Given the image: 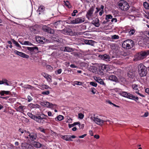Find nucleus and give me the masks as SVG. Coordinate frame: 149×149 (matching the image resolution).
I'll use <instances>...</instances> for the list:
<instances>
[{
    "label": "nucleus",
    "instance_id": "obj_61",
    "mask_svg": "<svg viewBox=\"0 0 149 149\" xmlns=\"http://www.w3.org/2000/svg\"><path fill=\"white\" fill-rule=\"evenodd\" d=\"M148 112H146L144 114L143 116L144 117H146L148 116Z\"/></svg>",
    "mask_w": 149,
    "mask_h": 149
},
{
    "label": "nucleus",
    "instance_id": "obj_48",
    "mask_svg": "<svg viewBox=\"0 0 149 149\" xmlns=\"http://www.w3.org/2000/svg\"><path fill=\"white\" fill-rule=\"evenodd\" d=\"M50 93L49 91H43L42 92V94L44 95H48Z\"/></svg>",
    "mask_w": 149,
    "mask_h": 149
},
{
    "label": "nucleus",
    "instance_id": "obj_45",
    "mask_svg": "<svg viewBox=\"0 0 149 149\" xmlns=\"http://www.w3.org/2000/svg\"><path fill=\"white\" fill-rule=\"evenodd\" d=\"M74 85H81L82 84V82L81 81H74Z\"/></svg>",
    "mask_w": 149,
    "mask_h": 149
},
{
    "label": "nucleus",
    "instance_id": "obj_26",
    "mask_svg": "<svg viewBox=\"0 0 149 149\" xmlns=\"http://www.w3.org/2000/svg\"><path fill=\"white\" fill-rule=\"evenodd\" d=\"M95 80L97 82L100 83V84L105 85V84L104 83L103 81L99 77H96L94 78Z\"/></svg>",
    "mask_w": 149,
    "mask_h": 149
},
{
    "label": "nucleus",
    "instance_id": "obj_55",
    "mask_svg": "<svg viewBox=\"0 0 149 149\" xmlns=\"http://www.w3.org/2000/svg\"><path fill=\"white\" fill-rule=\"evenodd\" d=\"M19 132H21V134H23V133H24V134H25V131H26V130H24L21 128L19 129Z\"/></svg>",
    "mask_w": 149,
    "mask_h": 149
},
{
    "label": "nucleus",
    "instance_id": "obj_52",
    "mask_svg": "<svg viewBox=\"0 0 149 149\" xmlns=\"http://www.w3.org/2000/svg\"><path fill=\"white\" fill-rule=\"evenodd\" d=\"M62 70L61 69H60L58 70H57L55 71V73L56 74H59L61 73V72Z\"/></svg>",
    "mask_w": 149,
    "mask_h": 149
},
{
    "label": "nucleus",
    "instance_id": "obj_21",
    "mask_svg": "<svg viewBox=\"0 0 149 149\" xmlns=\"http://www.w3.org/2000/svg\"><path fill=\"white\" fill-rule=\"evenodd\" d=\"M92 23L96 27H99L100 25L99 20L98 18H96L92 22Z\"/></svg>",
    "mask_w": 149,
    "mask_h": 149
},
{
    "label": "nucleus",
    "instance_id": "obj_11",
    "mask_svg": "<svg viewBox=\"0 0 149 149\" xmlns=\"http://www.w3.org/2000/svg\"><path fill=\"white\" fill-rule=\"evenodd\" d=\"M26 49L28 50L31 54H35L38 52V48L37 47H27Z\"/></svg>",
    "mask_w": 149,
    "mask_h": 149
},
{
    "label": "nucleus",
    "instance_id": "obj_33",
    "mask_svg": "<svg viewBox=\"0 0 149 149\" xmlns=\"http://www.w3.org/2000/svg\"><path fill=\"white\" fill-rule=\"evenodd\" d=\"M135 31V30L134 28H130V31H129V34L130 36H132L134 34Z\"/></svg>",
    "mask_w": 149,
    "mask_h": 149
},
{
    "label": "nucleus",
    "instance_id": "obj_58",
    "mask_svg": "<svg viewBox=\"0 0 149 149\" xmlns=\"http://www.w3.org/2000/svg\"><path fill=\"white\" fill-rule=\"evenodd\" d=\"M87 134H83L82 135H81V136H79V138H84V137H85V136H86Z\"/></svg>",
    "mask_w": 149,
    "mask_h": 149
},
{
    "label": "nucleus",
    "instance_id": "obj_22",
    "mask_svg": "<svg viewBox=\"0 0 149 149\" xmlns=\"http://www.w3.org/2000/svg\"><path fill=\"white\" fill-rule=\"evenodd\" d=\"M110 66L108 65L103 64L101 66V69L105 71H108L110 70Z\"/></svg>",
    "mask_w": 149,
    "mask_h": 149
},
{
    "label": "nucleus",
    "instance_id": "obj_41",
    "mask_svg": "<svg viewBox=\"0 0 149 149\" xmlns=\"http://www.w3.org/2000/svg\"><path fill=\"white\" fill-rule=\"evenodd\" d=\"M111 38L112 39L116 40L119 39V36L117 35H114L111 36Z\"/></svg>",
    "mask_w": 149,
    "mask_h": 149
},
{
    "label": "nucleus",
    "instance_id": "obj_29",
    "mask_svg": "<svg viewBox=\"0 0 149 149\" xmlns=\"http://www.w3.org/2000/svg\"><path fill=\"white\" fill-rule=\"evenodd\" d=\"M84 42L86 44L91 45H93L94 43V41L91 40H86Z\"/></svg>",
    "mask_w": 149,
    "mask_h": 149
},
{
    "label": "nucleus",
    "instance_id": "obj_56",
    "mask_svg": "<svg viewBox=\"0 0 149 149\" xmlns=\"http://www.w3.org/2000/svg\"><path fill=\"white\" fill-rule=\"evenodd\" d=\"M117 21V19L116 18H113L111 20V22H116Z\"/></svg>",
    "mask_w": 149,
    "mask_h": 149
},
{
    "label": "nucleus",
    "instance_id": "obj_31",
    "mask_svg": "<svg viewBox=\"0 0 149 149\" xmlns=\"http://www.w3.org/2000/svg\"><path fill=\"white\" fill-rule=\"evenodd\" d=\"M109 79L113 81H116L117 80L116 77L114 75H111L109 77Z\"/></svg>",
    "mask_w": 149,
    "mask_h": 149
},
{
    "label": "nucleus",
    "instance_id": "obj_49",
    "mask_svg": "<svg viewBox=\"0 0 149 149\" xmlns=\"http://www.w3.org/2000/svg\"><path fill=\"white\" fill-rule=\"evenodd\" d=\"M65 3V5L68 8H70V3L69 1H64Z\"/></svg>",
    "mask_w": 149,
    "mask_h": 149
},
{
    "label": "nucleus",
    "instance_id": "obj_36",
    "mask_svg": "<svg viewBox=\"0 0 149 149\" xmlns=\"http://www.w3.org/2000/svg\"><path fill=\"white\" fill-rule=\"evenodd\" d=\"M132 87L133 89L135 91L139 90L138 89V86L136 84H133L132 85Z\"/></svg>",
    "mask_w": 149,
    "mask_h": 149
},
{
    "label": "nucleus",
    "instance_id": "obj_43",
    "mask_svg": "<svg viewBox=\"0 0 149 149\" xmlns=\"http://www.w3.org/2000/svg\"><path fill=\"white\" fill-rule=\"evenodd\" d=\"M144 7L146 9H149V4L146 2H145L143 3Z\"/></svg>",
    "mask_w": 149,
    "mask_h": 149
},
{
    "label": "nucleus",
    "instance_id": "obj_13",
    "mask_svg": "<svg viewBox=\"0 0 149 149\" xmlns=\"http://www.w3.org/2000/svg\"><path fill=\"white\" fill-rule=\"evenodd\" d=\"M40 104L47 107L52 108L56 106V105L52 104L47 101H43L40 102Z\"/></svg>",
    "mask_w": 149,
    "mask_h": 149
},
{
    "label": "nucleus",
    "instance_id": "obj_2",
    "mask_svg": "<svg viewBox=\"0 0 149 149\" xmlns=\"http://www.w3.org/2000/svg\"><path fill=\"white\" fill-rule=\"evenodd\" d=\"M24 138L27 139L29 141H32L36 140L37 137L36 133L29 131H25Z\"/></svg>",
    "mask_w": 149,
    "mask_h": 149
},
{
    "label": "nucleus",
    "instance_id": "obj_27",
    "mask_svg": "<svg viewBox=\"0 0 149 149\" xmlns=\"http://www.w3.org/2000/svg\"><path fill=\"white\" fill-rule=\"evenodd\" d=\"M32 144L33 146L37 148H40L41 146V145L40 143L36 141L33 142Z\"/></svg>",
    "mask_w": 149,
    "mask_h": 149
},
{
    "label": "nucleus",
    "instance_id": "obj_38",
    "mask_svg": "<svg viewBox=\"0 0 149 149\" xmlns=\"http://www.w3.org/2000/svg\"><path fill=\"white\" fill-rule=\"evenodd\" d=\"M127 75L128 77L130 78H132L134 76L133 73L131 72H128L127 74Z\"/></svg>",
    "mask_w": 149,
    "mask_h": 149
},
{
    "label": "nucleus",
    "instance_id": "obj_30",
    "mask_svg": "<svg viewBox=\"0 0 149 149\" xmlns=\"http://www.w3.org/2000/svg\"><path fill=\"white\" fill-rule=\"evenodd\" d=\"M45 10V7L43 5H40L38 8V9L37 10L38 12H39V14L40 15L41 14V13H42Z\"/></svg>",
    "mask_w": 149,
    "mask_h": 149
},
{
    "label": "nucleus",
    "instance_id": "obj_63",
    "mask_svg": "<svg viewBox=\"0 0 149 149\" xmlns=\"http://www.w3.org/2000/svg\"><path fill=\"white\" fill-rule=\"evenodd\" d=\"M89 133L91 136H93V132L92 130H90L89 131Z\"/></svg>",
    "mask_w": 149,
    "mask_h": 149
},
{
    "label": "nucleus",
    "instance_id": "obj_60",
    "mask_svg": "<svg viewBox=\"0 0 149 149\" xmlns=\"http://www.w3.org/2000/svg\"><path fill=\"white\" fill-rule=\"evenodd\" d=\"M4 81H3V82L4 83L3 84H5L7 86H8L9 85L8 83L7 82V81L6 80H4Z\"/></svg>",
    "mask_w": 149,
    "mask_h": 149
},
{
    "label": "nucleus",
    "instance_id": "obj_9",
    "mask_svg": "<svg viewBox=\"0 0 149 149\" xmlns=\"http://www.w3.org/2000/svg\"><path fill=\"white\" fill-rule=\"evenodd\" d=\"M94 10L93 8L91 7L87 12L86 17L89 20H92L93 19Z\"/></svg>",
    "mask_w": 149,
    "mask_h": 149
},
{
    "label": "nucleus",
    "instance_id": "obj_50",
    "mask_svg": "<svg viewBox=\"0 0 149 149\" xmlns=\"http://www.w3.org/2000/svg\"><path fill=\"white\" fill-rule=\"evenodd\" d=\"M139 91H135V93L138 94V95H139L140 96L143 97H145V95H143V94L140 93H139Z\"/></svg>",
    "mask_w": 149,
    "mask_h": 149
},
{
    "label": "nucleus",
    "instance_id": "obj_64",
    "mask_svg": "<svg viewBox=\"0 0 149 149\" xmlns=\"http://www.w3.org/2000/svg\"><path fill=\"white\" fill-rule=\"evenodd\" d=\"M145 92L149 94V88H147L145 89Z\"/></svg>",
    "mask_w": 149,
    "mask_h": 149
},
{
    "label": "nucleus",
    "instance_id": "obj_3",
    "mask_svg": "<svg viewBox=\"0 0 149 149\" xmlns=\"http://www.w3.org/2000/svg\"><path fill=\"white\" fill-rule=\"evenodd\" d=\"M138 72L139 75L141 77L145 76L147 73V68L142 64H140L138 66Z\"/></svg>",
    "mask_w": 149,
    "mask_h": 149
},
{
    "label": "nucleus",
    "instance_id": "obj_47",
    "mask_svg": "<svg viewBox=\"0 0 149 149\" xmlns=\"http://www.w3.org/2000/svg\"><path fill=\"white\" fill-rule=\"evenodd\" d=\"M84 117V115L81 113L78 114V118L80 119H82Z\"/></svg>",
    "mask_w": 149,
    "mask_h": 149
},
{
    "label": "nucleus",
    "instance_id": "obj_1",
    "mask_svg": "<svg viewBox=\"0 0 149 149\" xmlns=\"http://www.w3.org/2000/svg\"><path fill=\"white\" fill-rule=\"evenodd\" d=\"M27 115L31 118L33 119L39 123L44 124L46 122L45 120H47V116L45 114L41 115L36 116L31 113H28Z\"/></svg>",
    "mask_w": 149,
    "mask_h": 149
},
{
    "label": "nucleus",
    "instance_id": "obj_44",
    "mask_svg": "<svg viewBox=\"0 0 149 149\" xmlns=\"http://www.w3.org/2000/svg\"><path fill=\"white\" fill-rule=\"evenodd\" d=\"M13 43L14 44H15L16 45V46L17 47H20V48L21 47L20 45L18 43V42H17L15 41V40H13Z\"/></svg>",
    "mask_w": 149,
    "mask_h": 149
},
{
    "label": "nucleus",
    "instance_id": "obj_24",
    "mask_svg": "<svg viewBox=\"0 0 149 149\" xmlns=\"http://www.w3.org/2000/svg\"><path fill=\"white\" fill-rule=\"evenodd\" d=\"M30 29L31 32L34 34H37L38 33V29L35 26L31 27Z\"/></svg>",
    "mask_w": 149,
    "mask_h": 149
},
{
    "label": "nucleus",
    "instance_id": "obj_53",
    "mask_svg": "<svg viewBox=\"0 0 149 149\" xmlns=\"http://www.w3.org/2000/svg\"><path fill=\"white\" fill-rule=\"evenodd\" d=\"M91 91L92 93L93 94H94L95 93L96 90L95 88H91Z\"/></svg>",
    "mask_w": 149,
    "mask_h": 149
},
{
    "label": "nucleus",
    "instance_id": "obj_35",
    "mask_svg": "<svg viewBox=\"0 0 149 149\" xmlns=\"http://www.w3.org/2000/svg\"><path fill=\"white\" fill-rule=\"evenodd\" d=\"M9 91H0V94L1 96L4 95L5 94L8 95L9 94Z\"/></svg>",
    "mask_w": 149,
    "mask_h": 149
},
{
    "label": "nucleus",
    "instance_id": "obj_23",
    "mask_svg": "<svg viewBox=\"0 0 149 149\" xmlns=\"http://www.w3.org/2000/svg\"><path fill=\"white\" fill-rule=\"evenodd\" d=\"M61 21L59 20L55 22L54 24H51V26H54L55 28H57L61 25Z\"/></svg>",
    "mask_w": 149,
    "mask_h": 149
},
{
    "label": "nucleus",
    "instance_id": "obj_8",
    "mask_svg": "<svg viewBox=\"0 0 149 149\" xmlns=\"http://www.w3.org/2000/svg\"><path fill=\"white\" fill-rule=\"evenodd\" d=\"M85 18L83 17H79L74 20H71L70 24H79L84 22Z\"/></svg>",
    "mask_w": 149,
    "mask_h": 149
},
{
    "label": "nucleus",
    "instance_id": "obj_54",
    "mask_svg": "<svg viewBox=\"0 0 149 149\" xmlns=\"http://www.w3.org/2000/svg\"><path fill=\"white\" fill-rule=\"evenodd\" d=\"M28 101V102H30L33 100V98L30 95H28L27 97Z\"/></svg>",
    "mask_w": 149,
    "mask_h": 149
},
{
    "label": "nucleus",
    "instance_id": "obj_6",
    "mask_svg": "<svg viewBox=\"0 0 149 149\" xmlns=\"http://www.w3.org/2000/svg\"><path fill=\"white\" fill-rule=\"evenodd\" d=\"M134 45V41L131 40H127L124 41L122 43L123 48L126 49H129L132 48Z\"/></svg>",
    "mask_w": 149,
    "mask_h": 149
},
{
    "label": "nucleus",
    "instance_id": "obj_57",
    "mask_svg": "<svg viewBox=\"0 0 149 149\" xmlns=\"http://www.w3.org/2000/svg\"><path fill=\"white\" fill-rule=\"evenodd\" d=\"M70 67L72 68H77V66L74 64H72L70 65Z\"/></svg>",
    "mask_w": 149,
    "mask_h": 149
},
{
    "label": "nucleus",
    "instance_id": "obj_25",
    "mask_svg": "<svg viewBox=\"0 0 149 149\" xmlns=\"http://www.w3.org/2000/svg\"><path fill=\"white\" fill-rule=\"evenodd\" d=\"M61 50L64 52H71L74 51L72 48H70L68 47H63L62 48V49Z\"/></svg>",
    "mask_w": 149,
    "mask_h": 149
},
{
    "label": "nucleus",
    "instance_id": "obj_10",
    "mask_svg": "<svg viewBox=\"0 0 149 149\" xmlns=\"http://www.w3.org/2000/svg\"><path fill=\"white\" fill-rule=\"evenodd\" d=\"M42 29L44 31L50 34H53L54 33V30L48 26H43Z\"/></svg>",
    "mask_w": 149,
    "mask_h": 149
},
{
    "label": "nucleus",
    "instance_id": "obj_32",
    "mask_svg": "<svg viewBox=\"0 0 149 149\" xmlns=\"http://www.w3.org/2000/svg\"><path fill=\"white\" fill-rule=\"evenodd\" d=\"M22 45H33L28 41H24L22 43H20Z\"/></svg>",
    "mask_w": 149,
    "mask_h": 149
},
{
    "label": "nucleus",
    "instance_id": "obj_42",
    "mask_svg": "<svg viewBox=\"0 0 149 149\" xmlns=\"http://www.w3.org/2000/svg\"><path fill=\"white\" fill-rule=\"evenodd\" d=\"M41 87L43 89H48L49 88V89L51 88L49 87V86L47 85H45V84L42 85Z\"/></svg>",
    "mask_w": 149,
    "mask_h": 149
},
{
    "label": "nucleus",
    "instance_id": "obj_20",
    "mask_svg": "<svg viewBox=\"0 0 149 149\" xmlns=\"http://www.w3.org/2000/svg\"><path fill=\"white\" fill-rule=\"evenodd\" d=\"M100 57L102 59L106 61H110V57L109 55L106 54L101 55Z\"/></svg>",
    "mask_w": 149,
    "mask_h": 149
},
{
    "label": "nucleus",
    "instance_id": "obj_28",
    "mask_svg": "<svg viewBox=\"0 0 149 149\" xmlns=\"http://www.w3.org/2000/svg\"><path fill=\"white\" fill-rule=\"evenodd\" d=\"M143 58L149 54V50L145 51H142L140 53Z\"/></svg>",
    "mask_w": 149,
    "mask_h": 149
},
{
    "label": "nucleus",
    "instance_id": "obj_4",
    "mask_svg": "<svg viewBox=\"0 0 149 149\" xmlns=\"http://www.w3.org/2000/svg\"><path fill=\"white\" fill-rule=\"evenodd\" d=\"M90 119L92 121L95 122L97 125L100 126L102 125L105 122V120L100 118L99 116H95V114L92 115L90 117Z\"/></svg>",
    "mask_w": 149,
    "mask_h": 149
},
{
    "label": "nucleus",
    "instance_id": "obj_5",
    "mask_svg": "<svg viewBox=\"0 0 149 149\" xmlns=\"http://www.w3.org/2000/svg\"><path fill=\"white\" fill-rule=\"evenodd\" d=\"M118 4L120 9L122 10H127L130 7L128 3L124 0L120 1L118 2Z\"/></svg>",
    "mask_w": 149,
    "mask_h": 149
},
{
    "label": "nucleus",
    "instance_id": "obj_59",
    "mask_svg": "<svg viewBox=\"0 0 149 149\" xmlns=\"http://www.w3.org/2000/svg\"><path fill=\"white\" fill-rule=\"evenodd\" d=\"M0 98L3 99H4L6 100H7L8 99V97H0Z\"/></svg>",
    "mask_w": 149,
    "mask_h": 149
},
{
    "label": "nucleus",
    "instance_id": "obj_39",
    "mask_svg": "<svg viewBox=\"0 0 149 149\" xmlns=\"http://www.w3.org/2000/svg\"><path fill=\"white\" fill-rule=\"evenodd\" d=\"M112 16L111 15H106L105 19L107 20V22H109V19H112Z\"/></svg>",
    "mask_w": 149,
    "mask_h": 149
},
{
    "label": "nucleus",
    "instance_id": "obj_7",
    "mask_svg": "<svg viewBox=\"0 0 149 149\" xmlns=\"http://www.w3.org/2000/svg\"><path fill=\"white\" fill-rule=\"evenodd\" d=\"M119 94L120 95L123 97L134 100L135 101H136L139 100V98L138 97H136L132 95L127 93L125 91H121L119 93Z\"/></svg>",
    "mask_w": 149,
    "mask_h": 149
},
{
    "label": "nucleus",
    "instance_id": "obj_15",
    "mask_svg": "<svg viewBox=\"0 0 149 149\" xmlns=\"http://www.w3.org/2000/svg\"><path fill=\"white\" fill-rule=\"evenodd\" d=\"M14 52L16 54L24 58H28L29 57L28 55L25 54L24 53L19 52L17 50H15Z\"/></svg>",
    "mask_w": 149,
    "mask_h": 149
},
{
    "label": "nucleus",
    "instance_id": "obj_19",
    "mask_svg": "<svg viewBox=\"0 0 149 149\" xmlns=\"http://www.w3.org/2000/svg\"><path fill=\"white\" fill-rule=\"evenodd\" d=\"M29 108L31 109L39 108L40 106L37 104H33L32 103L29 104L28 106Z\"/></svg>",
    "mask_w": 149,
    "mask_h": 149
},
{
    "label": "nucleus",
    "instance_id": "obj_51",
    "mask_svg": "<svg viewBox=\"0 0 149 149\" xmlns=\"http://www.w3.org/2000/svg\"><path fill=\"white\" fill-rule=\"evenodd\" d=\"M78 13V11L77 10H74L73 12L72 13L71 15L72 16H75L76 15V14Z\"/></svg>",
    "mask_w": 149,
    "mask_h": 149
},
{
    "label": "nucleus",
    "instance_id": "obj_34",
    "mask_svg": "<svg viewBox=\"0 0 149 149\" xmlns=\"http://www.w3.org/2000/svg\"><path fill=\"white\" fill-rule=\"evenodd\" d=\"M63 116L61 115H59L55 118V119L56 121H61L63 120Z\"/></svg>",
    "mask_w": 149,
    "mask_h": 149
},
{
    "label": "nucleus",
    "instance_id": "obj_46",
    "mask_svg": "<svg viewBox=\"0 0 149 149\" xmlns=\"http://www.w3.org/2000/svg\"><path fill=\"white\" fill-rule=\"evenodd\" d=\"M90 85H92V86H93L95 87H96L97 86V84L95 82H93V81L91 82L90 83Z\"/></svg>",
    "mask_w": 149,
    "mask_h": 149
},
{
    "label": "nucleus",
    "instance_id": "obj_37",
    "mask_svg": "<svg viewBox=\"0 0 149 149\" xmlns=\"http://www.w3.org/2000/svg\"><path fill=\"white\" fill-rule=\"evenodd\" d=\"M78 125L79 126L80 125V124L79 123H74L73 124H69L68 125L69 127V128H71V127L74 126V125Z\"/></svg>",
    "mask_w": 149,
    "mask_h": 149
},
{
    "label": "nucleus",
    "instance_id": "obj_16",
    "mask_svg": "<svg viewBox=\"0 0 149 149\" xmlns=\"http://www.w3.org/2000/svg\"><path fill=\"white\" fill-rule=\"evenodd\" d=\"M41 74L47 79L48 82H51L52 81V77L50 75L45 72H42Z\"/></svg>",
    "mask_w": 149,
    "mask_h": 149
},
{
    "label": "nucleus",
    "instance_id": "obj_62",
    "mask_svg": "<svg viewBox=\"0 0 149 149\" xmlns=\"http://www.w3.org/2000/svg\"><path fill=\"white\" fill-rule=\"evenodd\" d=\"M104 12L103 10H101L100 11V12L99 14V15L100 16H102V14L104 13Z\"/></svg>",
    "mask_w": 149,
    "mask_h": 149
},
{
    "label": "nucleus",
    "instance_id": "obj_14",
    "mask_svg": "<svg viewBox=\"0 0 149 149\" xmlns=\"http://www.w3.org/2000/svg\"><path fill=\"white\" fill-rule=\"evenodd\" d=\"M76 136L74 135H65L62 136L61 138L66 141H72V138H75Z\"/></svg>",
    "mask_w": 149,
    "mask_h": 149
},
{
    "label": "nucleus",
    "instance_id": "obj_40",
    "mask_svg": "<svg viewBox=\"0 0 149 149\" xmlns=\"http://www.w3.org/2000/svg\"><path fill=\"white\" fill-rule=\"evenodd\" d=\"M138 60H140L143 59L144 58L142 56V55H141V54L139 53L137 56L136 57Z\"/></svg>",
    "mask_w": 149,
    "mask_h": 149
},
{
    "label": "nucleus",
    "instance_id": "obj_17",
    "mask_svg": "<svg viewBox=\"0 0 149 149\" xmlns=\"http://www.w3.org/2000/svg\"><path fill=\"white\" fill-rule=\"evenodd\" d=\"M37 42L41 44H43L46 41V39L43 37H37L36 38Z\"/></svg>",
    "mask_w": 149,
    "mask_h": 149
},
{
    "label": "nucleus",
    "instance_id": "obj_12",
    "mask_svg": "<svg viewBox=\"0 0 149 149\" xmlns=\"http://www.w3.org/2000/svg\"><path fill=\"white\" fill-rule=\"evenodd\" d=\"M21 147L22 149H34L32 145L26 143H22Z\"/></svg>",
    "mask_w": 149,
    "mask_h": 149
},
{
    "label": "nucleus",
    "instance_id": "obj_18",
    "mask_svg": "<svg viewBox=\"0 0 149 149\" xmlns=\"http://www.w3.org/2000/svg\"><path fill=\"white\" fill-rule=\"evenodd\" d=\"M62 33L71 36L73 35V32L72 30L70 29H63L62 31Z\"/></svg>",
    "mask_w": 149,
    "mask_h": 149
}]
</instances>
